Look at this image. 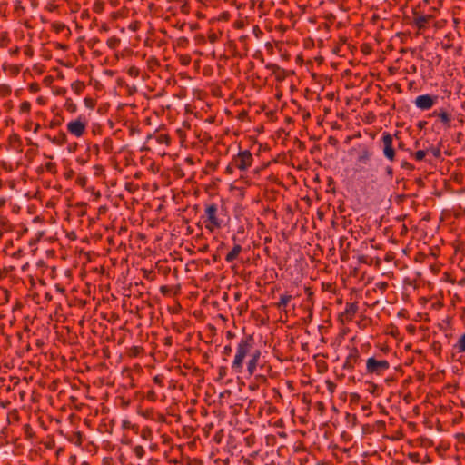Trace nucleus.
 <instances>
[{
	"mask_svg": "<svg viewBox=\"0 0 465 465\" xmlns=\"http://www.w3.org/2000/svg\"><path fill=\"white\" fill-rule=\"evenodd\" d=\"M257 349L254 348L252 336L244 337L240 340L236 346L234 359L232 361L231 368L235 373H242L244 362Z\"/></svg>",
	"mask_w": 465,
	"mask_h": 465,
	"instance_id": "f257e3e1",
	"label": "nucleus"
},
{
	"mask_svg": "<svg viewBox=\"0 0 465 465\" xmlns=\"http://www.w3.org/2000/svg\"><path fill=\"white\" fill-rule=\"evenodd\" d=\"M203 219L204 227L209 232H213L223 226V220L220 217L218 213V207L215 203L205 206Z\"/></svg>",
	"mask_w": 465,
	"mask_h": 465,
	"instance_id": "f03ea898",
	"label": "nucleus"
},
{
	"mask_svg": "<svg viewBox=\"0 0 465 465\" xmlns=\"http://www.w3.org/2000/svg\"><path fill=\"white\" fill-rule=\"evenodd\" d=\"M88 125L86 118L83 115H79L77 118L68 122L66 124L67 132L75 138L82 137Z\"/></svg>",
	"mask_w": 465,
	"mask_h": 465,
	"instance_id": "7ed1b4c3",
	"label": "nucleus"
},
{
	"mask_svg": "<svg viewBox=\"0 0 465 465\" xmlns=\"http://www.w3.org/2000/svg\"><path fill=\"white\" fill-rule=\"evenodd\" d=\"M390 368V363L386 360H376L370 357L366 361V371L369 374L382 375Z\"/></svg>",
	"mask_w": 465,
	"mask_h": 465,
	"instance_id": "20e7f679",
	"label": "nucleus"
},
{
	"mask_svg": "<svg viewBox=\"0 0 465 465\" xmlns=\"http://www.w3.org/2000/svg\"><path fill=\"white\" fill-rule=\"evenodd\" d=\"M244 363L246 364V371L248 375H254L258 369H262L263 367L261 351L257 349L253 351L251 357H249Z\"/></svg>",
	"mask_w": 465,
	"mask_h": 465,
	"instance_id": "39448f33",
	"label": "nucleus"
},
{
	"mask_svg": "<svg viewBox=\"0 0 465 465\" xmlns=\"http://www.w3.org/2000/svg\"><path fill=\"white\" fill-rule=\"evenodd\" d=\"M252 154L250 151H241L239 153L234 156L232 160V163L236 168H238L241 171H245L252 164Z\"/></svg>",
	"mask_w": 465,
	"mask_h": 465,
	"instance_id": "423d86ee",
	"label": "nucleus"
},
{
	"mask_svg": "<svg viewBox=\"0 0 465 465\" xmlns=\"http://www.w3.org/2000/svg\"><path fill=\"white\" fill-rule=\"evenodd\" d=\"M382 143H383V154L384 156L390 160L393 161L395 158V151L393 149V138L392 135L387 132L382 134Z\"/></svg>",
	"mask_w": 465,
	"mask_h": 465,
	"instance_id": "0eeeda50",
	"label": "nucleus"
},
{
	"mask_svg": "<svg viewBox=\"0 0 465 465\" xmlns=\"http://www.w3.org/2000/svg\"><path fill=\"white\" fill-rule=\"evenodd\" d=\"M438 97L430 94H421L415 98L414 104L420 110H430L436 103Z\"/></svg>",
	"mask_w": 465,
	"mask_h": 465,
	"instance_id": "6e6552de",
	"label": "nucleus"
},
{
	"mask_svg": "<svg viewBox=\"0 0 465 465\" xmlns=\"http://www.w3.org/2000/svg\"><path fill=\"white\" fill-rule=\"evenodd\" d=\"M430 117H437L442 125L446 128L450 126L451 121L453 119L452 115L445 109L439 108L434 110L430 114Z\"/></svg>",
	"mask_w": 465,
	"mask_h": 465,
	"instance_id": "1a4fd4ad",
	"label": "nucleus"
},
{
	"mask_svg": "<svg viewBox=\"0 0 465 465\" xmlns=\"http://www.w3.org/2000/svg\"><path fill=\"white\" fill-rule=\"evenodd\" d=\"M371 156V153L369 151V149L364 147L359 152L358 157H357V162H359L362 164H367L370 162Z\"/></svg>",
	"mask_w": 465,
	"mask_h": 465,
	"instance_id": "9d476101",
	"label": "nucleus"
},
{
	"mask_svg": "<svg viewBox=\"0 0 465 465\" xmlns=\"http://www.w3.org/2000/svg\"><path fill=\"white\" fill-rule=\"evenodd\" d=\"M242 252V246L240 244H235L231 252H229L225 257V261L227 262H232L235 261Z\"/></svg>",
	"mask_w": 465,
	"mask_h": 465,
	"instance_id": "9b49d317",
	"label": "nucleus"
},
{
	"mask_svg": "<svg viewBox=\"0 0 465 465\" xmlns=\"http://www.w3.org/2000/svg\"><path fill=\"white\" fill-rule=\"evenodd\" d=\"M292 299V296L290 294H282L280 296V301L277 302L276 306L279 310H285L288 303Z\"/></svg>",
	"mask_w": 465,
	"mask_h": 465,
	"instance_id": "f8f14e48",
	"label": "nucleus"
},
{
	"mask_svg": "<svg viewBox=\"0 0 465 465\" xmlns=\"http://www.w3.org/2000/svg\"><path fill=\"white\" fill-rule=\"evenodd\" d=\"M358 312V305L356 302L348 303L345 308V313L350 317V319H352V317L356 314Z\"/></svg>",
	"mask_w": 465,
	"mask_h": 465,
	"instance_id": "ddd939ff",
	"label": "nucleus"
},
{
	"mask_svg": "<svg viewBox=\"0 0 465 465\" xmlns=\"http://www.w3.org/2000/svg\"><path fill=\"white\" fill-rule=\"evenodd\" d=\"M31 111V104L28 101H24L19 105L20 114H29Z\"/></svg>",
	"mask_w": 465,
	"mask_h": 465,
	"instance_id": "4468645a",
	"label": "nucleus"
},
{
	"mask_svg": "<svg viewBox=\"0 0 465 465\" xmlns=\"http://www.w3.org/2000/svg\"><path fill=\"white\" fill-rule=\"evenodd\" d=\"M454 348L459 352H465V333H463L458 340L457 343L454 345Z\"/></svg>",
	"mask_w": 465,
	"mask_h": 465,
	"instance_id": "2eb2a0df",
	"label": "nucleus"
},
{
	"mask_svg": "<svg viewBox=\"0 0 465 465\" xmlns=\"http://www.w3.org/2000/svg\"><path fill=\"white\" fill-rule=\"evenodd\" d=\"M84 84L83 82H80V81H75L74 83H72L71 84V88L72 90L76 94H80L84 89Z\"/></svg>",
	"mask_w": 465,
	"mask_h": 465,
	"instance_id": "dca6fc26",
	"label": "nucleus"
},
{
	"mask_svg": "<svg viewBox=\"0 0 465 465\" xmlns=\"http://www.w3.org/2000/svg\"><path fill=\"white\" fill-rule=\"evenodd\" d=\"M64 106L66 109V111L70 113H75L77 111V106L71 98H66Z\"/></svg>",
	"mask_w": 465,
	"mask_h": 465,
	"instance_id": "f3484780",
	"label": "nucleus"
},
{
	"mask_svg": "<svg viewBox=\"0 0 465 465\" xmlns=\"http://www.w3.org/2000/svg\"><path fill=\"white\" fill-rule=\"evenodd\" d=\"M25 130H33L35 134H37L39 129L41 128V125L39 124H34L32 121H27L25 124Z\"/></svg>",
	"mask_w": 465,
	"mask_h": 465,
	"instance_id": "a211bd4d",
	"label": "nucleus"
},
{
	"mask_svg": "<svg viewBox=\"0 0 465 465\" xmlns=\"http://www.w3.org/2000/svg\"><path fill=\"white\" fill-rule=\"evenodd\" d=\"M11 87L7 84H0V97H6L11 94Z\"/></svg>",
	"mask_w": 465,
	"mask_h": 465,
	"instance_id": "6ab92c4d",
	"label": "nucleus"
},
{
	"mask_svg": "<svg viewBox=\"0 0 465 465\" xmlns=\"http://www.w3.org/2000/svg\"><path fill=\"white\" fill-rule=\"evenodd\" d=\"M429 17L425 15H421L416 19V25L418 27L421 28L428 23Z\"/></svg>",
	"mask_w": 465,
	"mask_h": 465,
	"instance_id": "aec40b11",
	"label": "nucleus"
},
{
	"mask_svg": "<svg viewBox=\"0 0 465 465\" xmlns=\"http://www.w3.org/2000/svg\"><path fill=\"white\" fill-rule=\"evenodd\" d=\"M425 156L426 152L423 150H419L414 153V159L419 162L422 161L425 158Z\"/></svg>",
	"mask_w": 465,
	"mask_h": 465,
	"instance_id": "412c9836",
	"label": "nucleus"
},
{
	"mask_svg": "<svg viewBox=\"0 0 465 465\" xmlns=\"http://www.w3.org/2000/svg\"><path fill=\"white\" fill-rule=\"evenodd\" d=\"M134 452L136 455V457L142 458L144 454V450L142 446L138 445L134 447Z\"/></svg>",
	"mask_w": 465,
	"mask_h": 465,
	"instance_id": "4be33fe9",
	"label": "nucleus"
},
{
	"mask_svg": "<svg viewBox=\"0 0 465 465\" xmlns=\"http://www.w3.org/2000/svg\"><path fill=\"white\" fill-rule=\"evenodd\" d=\"M72 441L77 445L80 446L82 444V434L80 432H76L74 436V439Z\"/></svg>",
	"mask_w": 465,
	"mask_h": 465,
	"instance_id": "5701e85b",
	"label": "nucleus"
},
{
	"mask_svg": "<svg viewBox=\"0 0 465 465\" xmlns=\"http://www.w3.org/2000/svg\"><path fill=\"white\" fill-rule=\"evenodd\" d=\"M84 103V105L89 109H93L94 107V101L92 98L85 97Z\"/></svg>",
	"mask_w": 465,
	"mask_h": 465,
	"instance_id": "b1692460",
	"label": "nucleus"
},
{
	"mask_svg": "<svg viewBox=\"0 0 465 465\" xmlns=\"http://www.w3.org/2000/svg\"><path fill=\"white\" fill-rule=\"evenodd\" d=\"M65 94H66V89L64 87H57L54 90V95H65Z\"/></svg>",
	"mask_w": 465,
	"mask_h": 465,
	"instance_id": "393cba45",
	"label": "nucleus"
},
{
	"mask_svg": "<svg viewBox=\"0 0 465 465\" xmlns=\"http://www.w3.org/2000/svg\"><path fill=\"white\" fill-rule=\"evenodd\" d=\"M40 90V87L37 84H31L29 85V91L32 93H36Z\"/></svg>",
	"mask_w": 465,
	"mask_h": 465,
	"instance_id": "a878e982",
	"label": "nucleus"
},
{
	"mask_svg": "<svg viewBox=\"0 0 465 465\" xmlns=\"http://www.w3.org/2000/svg\"><path fill=\"white\" fill-rule=\"evenodd\" d=\"M36 103H37L38 104H40V105H45V103H46V99H45V97H44V96H38V97L36 98Z\"/></svg>",
	"mask_w": 465,
	"mask_h": 465,
	"instance_id": "bb28decb",
	"label": "nucleus"
},
{
	"mask_svg": "<svg viewBox=\"0 0 465 465\" xmlns=\"http://www.w3.org/2000/svg\"><path fill=\"white\" fill-rule=\"evenodd\" d=\"M69 461L72 463V464H74L76 462V456L75 455H72L70 456L69 458Z\"/></svg>",
	"mask_w": 465,
	"mask_h": 465,
	"instance_id": "cd10ccee",
	"label": "nucleus"
},
{
	"mask_svg": "<svg viewBox=\"0 0 465 465\" xmlns=\"http://www.w3.org/2000/svg\"><path fill=\"white\" fill-rule=\"evenodd\" d=\"M155 383L161 384L162 379L159 376H155L153 379Z\"/></svg>",
	"mask_w": 465,
	"mask_h": 465,
	"instance_id": "c85d7f7f",
	"label": "nucleus"
},
{
	"mask_svg": "<svg viewBox=\"0 0 465 465\" xmlns=\"http://www.w3.org/2000/svg\"><path fill=\"white\" fill-rule=\"evenodd\" d=\"M224 351H225L226 353L230 352V351H231V347H230V346H225V347H224Z\"/></svg>",
	"mask_w": 465,
	"mask_h": 465,
	"instance_id": "c756f323",
	"label": "nucleus"
},
{
	"mask_svg": "<svg viewBox=\"0 0 465 465\" xmlns=\"http://www.w3.org/2000/svg\"><path fill=\"white\" fill-rule=\"evenodd\" d=\"M255 378L256 379H263V380L265 379L264 376H262V375H256Z\"/></svg>",
	"mask_w": 465,
	"mask_h": 465,
	"instance_id": "7c9ffc66",
	"label": "nucleus"
},
{
	"mask_svg": "<svg viewBox=\"0 0 465 465\" xmlns=\"http://www.w3.org/2000/svg\"><path fill=\"white\" fill-rule=\"evenodd\" d=\"M81 465H89L87 462H83Z\"/></svg>",
	"mask_w": 465,
	"mask_h": 465,
	"instance_id": "2f4dec72",
	"label": "nucleus"
}]
</instances>
